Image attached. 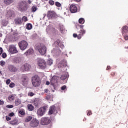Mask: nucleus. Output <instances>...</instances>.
<instances>
[{
	"label": "nucleus",
	"instance_id": "1",
	"mask_svg": "<svg viewBox=\"0 0 128 128\" xmlns=\"http://www.w3.org/2000/svg\"><path fill=\"white\" fill-rule=\"evenodd\" d=\"M32 84L35 88L38 86L40 84V78L38 75H36L32 78Z\"/></svg>",
	"mask_w": 128,
	"mask_h": 128
},
{
	"label": "nucleus",
	"instance_id": "2",
	"mask_svg": "<svg viewBox=\"0 0 128 128\" xmlns=\"http://www.w3.org/2000/svg\"><path fill=\"white\" fill-rule=\"evenodd\" d=\"M18 46L21 50H24L28 48V44L26 41L23 40L18 43Z\"/></svg>",
	"mask_w": 128,
	"mask_h": 128
},
{
	"label": "nucleus",
	"instance_id": "3",
	"mask_svg": "<svg viewBox=\"0 0 128 128\" xmlns=\"http://www.w3.org/2000/svg\"><path fill=\"white\" fill-rule=\"evenodd\" d=\"M8 51L10 54H18V49H16V45L11 44L9 46V48Z\"/></svg>",
	"mask_w": 128,
	"mask_h": 128
},
{
	"label": "nucleus",
	"instance_id": "4",
	"mask_svg": "<svg viewBox=\"0 0 128 128\" xmlns=\"http://www.w3.org/2000/svg\"><path fill=\"white\" fill-rule=\"evenodd\" d=\"M38 50L40 54H45L46 53V47L42 44H40Z\"/></svg>",
	"mask_w": 128,
	"mask_h": 128
},
{
	"label": "nucleus",
	"instance_id": "5",
	"mask_svg": "<svg viewBox=\"0 0 128 128\" xmlns=\"http://www.w3.org/2000/svg\"><path fill=\"white\" fill-rule=\"evenodd\" d=\"M38 66L42 70H44V68H46V61H44V59H41V58L38 59Z\"/></svg>",
	"mask_w": 128,
	"mask_h": 128
},
{
	"label": "nucleus",
	"instance_id": "6",
	"mask_svg": "<svg viewBox=\"0 0 128 128\" xmlns=\"http://www.w3.org/2000/svg\"><path fill=\"white\" fill-rule=\"evenodd\" d=\"M50 123V118L48 117L42 118L41 119L40 124L42 126H48Z\"/></svg>",
	"mask_w": 128,
	"mask_h": 128
},
{
	"label": "nucleus",
	"instance_id": "7",
	"mask_svg": "<svg viewBox=\"0 0 128 128\" xmlns=\"http://www.w3.org/2000/svg\"><path fill=\"white\" fill-rule=\"evenodd\" d=\"M38 120L34 118L30 122V126L31 128H36L38 126Z\"/></svg>",
	"mask_w": 128,
	"mask_h": 128
},
{
	"label": "nucleus",
	"instance_id": "8",
	"mask_svg": "<svg viewBox=\"0 0 128 128\" xmlns=\"http://www.w3.org/2000/svg\"><path fill=\"white\" fill-rule=\"evenodd\" d=\"M18 6L21 12H24V10H26V2H20Z\"/></svg>",
	"mask_w": 128,
	"mask_h": 128
},
{
	"label": "nucleus",
	"instance_id": "9",
	"mask_svg": "<svg viewBox=\"0 0 128 128\" xmlns=\"http://www.w3.org/2000/svg\"><path fill=\"white\" fill-rule=\"evenodd\" d=\"M46 106H44L39 108L37 111V114L38 116H44V113L46 112Z\"/></svg>",
	"mask_w": 128,
	"mask_h": 128
},
{
	"label": "nucleus",
	"instance_id": "10",
	"mask_svg": "<svg viewBox=\"0 0 128 128\" xmlns=\"http://www.w3.org/2000/svg\"><path fill=\"white\" fill-rule=\"evenodd\" d=\"M31 66L30 64H26L24 66H22L20 68V70L22 72H24L25 70L28 71L29 70H30Z\"/></svg>",
	"mask_w": 128,
	"mask_h": 128
},
{
	"label": "nucleus",
	"instance_id": "11",
	"mask_svg": "<svg viewBox=\"0 0 128 128\" xmlns=\"http://www.w3.org/2000/svg\"><path fill=\"white\" fill-rule=\"evenodd\" d=\"M51 52L53 56H58L62 52L60 51V49H53Z\"/></svg>",
	"mask_w": 128,
	"mask_h": 128
},
{
	"label": "nucleus",
	"instance_id": "12",
	"mask_svg": "<svg viewBox=\"0 0 128 128\" xmlns=\"http://www.w3.org/2000/svg\"><path fill=\"white\" fill-rule=\"evenodd\" d=\"M8 70L10 72H18V68L12 65H9Z\"/></svg>",
	"mask_w": 128,
	"mask_h": 128
},
{
	"label": "nucleus",
	"instance_id": "13",
	"mask_svg": "<svg viewBox=\"0 0 128 128\" xmlns=\"http://www.w3.org/2000/svg\"><path fill=\"white\" fill-rule=\"evenodd\" d=\"M70 11L72 14H74V12H78V8L76 5L72 4L70 6Z\"/></svg>",
	"mask_w": 128,
	"mask_h": 128
},
{
	"label": "nucleus",
	"instance_id": "14",
	"mask_svg": "<svg viewBox=\"0 0 128 128\" xmlns=\"http://www.w3.org/2000/svg\"><path fill=\"white\" fill-rule=\"evenodd\" d=\"M58 82V76H53L50 80V84L52 86H54L55 84Z\"/></svg>",
	"mask_w": 128,
	"mask_h": 128
},
{
	"label": "nucleus",
	"instance_id": "15",
	"mask_svg": "<svg viewBox=\"0 0 128 128\" xmlns=\"http://www.w3.org/2000/svg\"><path fill=\"white\" fill-rule=\"evenodd\" d=\"M28 82V78L24 75L22 77V82L23 83V86H24V84H26Z\"/></svg>",
	"mask_w": 128,
	"mask_h": 128
},
{
	"label": "nucleus",
	"instance_id": "16",
	"mask_svg": "<svg viewBox=\"0 0 128 128\" xmlns=\"http://www.w3.org/2000/svg\"><path fill=\"white\" fill-rule=\"evenodd\" d=\"M14 21L16 24L20 25L22 24V18H16Z\"/></svg>",
	"mask_w": 128,
	"mask_h": 128
},
{
	"label": "nucleus",
	"instance_id": "17",
	"mask_svg": "<svg viewBox=\"0 0 128 128\" xmlns=\"http://www.w3.org/2000/svg\"><path fill=\"white\" fill-rule=\"evenodd\" d=\"M47 16L48 18H54V16H56V12L54 11H48L47 14Z\"/></svg>",
	"mask_w": 128,
	"mask_h": 128
},
{
	"label": "nucleus",
	"instance_id": "18",
	"mask_svg": "<svg viewBox=\"0 0 128 128\" xmlns=\"http://www.w3.org/2000/svg\"><path fill=\"white\" fill-rule=\"evenodd\" d=\"M13 14H14V11L12 10H7V14H6V16L8 18H11V16H12Z\"/></svg>",
	"mask_w": 128,
	"mask_h": 128
},
{
	"label": "nucleus",
	"instance_id": "19",
	"mask_svg": "<svg viewBox=\"0 0 128 128\" xmlns=\"http://www.w3.org/2000/svg\"><path fill=\"white\" fill-rule=\"evenodd\" d=\"M22 60V58L20 57H15L13 58V62L16 64H20Z\"/></svg>",
	"mask_w": 128,
	"mask_h": 128
},
{
	"label": "nucleus",
	"instance_id": "20",
	"mask_svg": "<svg viewBox=\"0 0 128 128\" xmlns=\"http://www.w3.org/2000/svg\"><path fill=\"white\" fill-rule=\"evenodd\" d=\"M56 112V106H52L50 107L49 110V114H52L54 112Z\"/></svg>",
	"mask_w": 128,
	"mask_h": 128
},
{
	"label": "nucleus",
	"instance_id": "21",
	"mask_svg": "<svg viewBox=\"0 0 128 128\" xmlns=\"http://www.w3.org/2000/svg\"><path fill=\"white\" fill-rule=\"evenodd\" d=\"M32 52H34V50H32V49H30L24 53V54L26 56H28L32 54Z\"/></svg>",
	"mask_w": 128,
	"mask_h": 128
},
{
	"label": "nucleus",
	"instance_id": "22",
	"mask_svg": "<svg viewBox=\"0 0 128 128\" xmlns=\"http://www.w3.org/2000/svg\"><path fill=\"white\" fill-rule=\"evenodd\" d=\"M4 2L5 4L8 6V4H10L14 2V0H4Z\"/></svg>",
	"mask_w": 128,
	"mask_h": 128
},
{
	"label": "nucleus",
	"instance_id": "23",
	"mask_svg": "<svg viewBox=\"0 0 128 128\" xmlns=\"http://www.w3.org/2000/svg\"><path fill=\"white\" fill-rule=\"evenodd\" d=\"M128 32V27L127 26H124L122 28V34H127Z\"/></svg>",
	"mask_w": 128,
	"mask_h": 128
},
{
	"label": "nucleus",
	"instance_id": "24",
	"mask_svg": "<svg viewBox=\"0 0 128 128\" xmlns=\"http://www.w3.org/2000/svg\"><path fill=\"white\" fill-rule=\"evenodd\" d=\"M32 120V116H28L24 119V122H30Z\"/></svg>",
	"mask_w": 128,
	"mask_h": 128
},
{
	"label": "nucleus",
	"instance_id": "25",
	"mask_svg": "<svg viewBox=\"0 0 128 128\" xmlns=\"http://www.w3.org/2000/svg\"><path fill=\"white\" fill-rule=\"evenodd\" d=\"M28 110L30 111L34 110V106H32V104H28Z\"/></svg>",
	"mask_w": 128,
	"mask_h": 128
},
{
	"label": "nucleus",
	"instance_id": "26",
	"mask_svg": "<svg viewBox=\"0 0 128 128\" xmlns=\"http://www.w3.org/2000/svg\"><path fill=\"white\" fill-rule=\"evenodd\" d=\"M22 104V100L20 99H17L15 100V105L16 106H20Z\"/></svg>",
	"mask_w": 128,
	"mask_h": 128
},
{
	"label": "nucleus",
	"instance_id": "27",
	"mask_svg": "<svg viewBox=\"0 0 128 128\" xmlns=\"http://www.w3.org/2000/svg\"><path fill=\"white\" fill-rule=\"evenodd\" d=\"M10 123L11 124L14 125L18 124V122L17 120H13L10 121Z\"/></svg>",
	"mask_w": 128,
	"mask_h": 128
},
{
	"label": "nucleus",
	"instance_id": "28",
	"mask_svg": "<svg viewBox=\"0 0 128 128\" xmlns=\"http://www.w3.org/2000/svg\"><path fill=\"white\" fill-rule=\"evenodd\" d=\"M26 28L28 30H32V25L30 24H28L26 25Z\"/></svg>",
	"mask_w": 128,
	"mask_h": 128
},
{
	"label": "nucleus",
	"instance_id": "29",
	"mask_svg": "<svg viewBox=\"0 0 128 128\" xmlns=\"http://www.w3.org/2000/svg\"><path fill=\"white\" fill-rule=\"evenodd\" d=\"M40 104V102H38V100H34L33 102V104L35 106H38V104Z\"/></svg>",
	"mask_w": 128,
	"mask_h": 128
},
{
	"label": "nucleus",
	"instance_id": "30",
	"mask_svg": "<svg viewBox=\"0 0 128 128\" xmlns=\"http://www.w3.org/2000/svg\"><path fill=\"white\" fill-rule=\"evenodd\" d=\"M8 22L6 20H2V24L4 26H8Z\"/></svg>",
	"mask_w": 128,
	"mask_h": 128
},
{
	"label": "nucleus",
	"instance_id": "31",
	"mask_svg": "<svg viewBox=\"0 0 128 128\" xmlns=\"http://www.w3.org/2000/svg\"><path fill=\"white\" fill-rule=\"evenodd\" d=\"M61 64L62 66H66V60H62L61 61Z\"/></svg>",
	"mask_w": 128,
	"mask_h": 128
},
{
	"label": "nucleus",
	"instance_id": "32",
	"mask_svg": "<svg viewBox=\"0 0 128 128\" xmlns=\"http://www.w3.org/2000/svg\"><path fill=\"white\" fill-rule=\"evenodd\" d=\"M79 24H84V19L83 18H80L78 20Z\"/></svg>",
	"mask_w": 128,
	"mask_h": 128
},
{
	"label": "nucleus",
	"instance_id": "33",
	"mask_svg": "<svg viewBox=\"0 0 128 128\" xmlns=\"http://www.w3.org/2000/svg\"><path fill=\"white\" fill-rule=\"evenodd\" d=\"M66 78H68V76H66V75H62V76L60 77V80H66Z\"/></svg>",
	"mask_w": 128,
	"mask_h": 128
},
{
	"label": "nucleus",
	"instance_id": "34",
	"mask_svg": "<svg viewBox=\"0 0 128 128\" xmlns=\"http://www.w3.org/2000/svg\"><path fill=\"white\" fill-rule=\"evenodd\" d=\"M47 64L48 66H52V60L50 59L47 61Z\"/></svg>",
	"mask_w": 128,
	"mask_h": 128
},
{
	"label": "nucleus",
	"instance_id": "35",
	"mask_svg": "<svg viewBox=\"0 0 128 128\" xmlns=\"http://www.w3.org/2000/svg\"><path fill=\"white\" fill-rule=\"evenodd\" d=\"M22 22H28V17L24 16L22 18Z\"/></svg>",
	"mask_w": 128,
	"mask_h": 128
},
{
	"label": "nucleus",
	"instance_id": "36",
	"mask_svg": "<svg viewBox=\"0 0 128 128\" xmlns=\"http://www.w3.org/2000/svg\"><path fill=\"white\" fill-rule=\"evenodd\" d=\"M55 4L56 6H58V8H60V6H62V4H60V3L58 2H56Z\"/></svg>",
	"mask_w": 128,
	"mask_h": 128
},
{
	"label": "nucleus",
	"instance_id": "37",
	"mask_svg": "<svg viewBox=\"0 0 128 128\" xmlns=\"http://www.w3.org/2000/svg\"><path fill=\"white\" fill-rule=\"evenodd\" d=\"M4 64H6V62L4 61V60H1L0 62V65L2 66H4Z\"/></svg>",
	"mask_w": 128,
	"mask_h": 128
},
{
	"label": "nucleus",
	"instance_id": "38",
	"mask_svg": "<svg viewBox=\"0 0 128 128\" xmlns=\"http://www.w3.org/2000/svg\"><path fill=\"white\" fill-rule=\"evenodd\" d=\"M19 114H21L22 116H24V110H20L19 111Z\"/></svg>",
	"mask_w": 128,
	"mask_h": 128
},
{
	"label": "nucleus",
	"instance_id": "39",
	"mask_svg": "<svg viewBox=\"0 0 128 128\" xmlns=\"http://www.w3.org/2000/svg\"><path fill=\"white\" fill-rule=\"evenodd\" d=\"M49 4L50 6H54V2L52 0H49Z\"/></svg>",
	"mask_w": 128,
	"mask_h": 128
},
{
	"label": "nucleus",
	"instance_id": "40",
	"mask_svg": "<svg viewBox=\"0 0 128 128\" xmlns=\"http://www.w3.org/2000/svg\"><path fill=\"white\" fill-rule=\"evenodd\" d=\"M14 86H15L14 83L11 82L9 85V86L10 88H14Z\"/></svg>",
	"mask_w": 128,
	"mask_h": 128
},
{
	"label": "nucleus",
	"instance_id": "41",
	"mask_svg": "<svg viewBox=\"0 0 128 128\" xmlns=\"http://www.w3.org/2000/svg\"><path fill=\"white\" fill-rule=\"evenodd\" d=\"M6 108H14V105H7Z\"/></svg>",
	"mask_w": 128,
	"mask_h": 128
},
{
	"label": "nucleus",
	"instance_id": "42",
	"mask_svg": "<svg viewBox=\"0 0 128 128\" xmlns=\"http://www.w3.org/2000/svg\"><path fill=\"white\" fill-rule=\"evenodd\" d=\"M32 12H36V7L33 6L32 7Z\"/></svg>",
	"mask_w": 128,
	"mask_h": 128
},
{
	"label": "nucleus",
	"instance_id": "43",
	"mask_svg": "<svg viewBox=\"0 0 128 128\" xmlns=\"http://www.w3.org/2000/svg\"><path fill=\"white\" fill-rule=\"evenodd\" d=\"M14 96H10L8 97L9 100H14Z\"/></svg>",
	"mask_w": 128,
	"mask_h": 128
},
{
	"label": "nucleus",
	"instance_id": "44",
	"mask_svg": "<svg viewBox=\"0 0 128 128\" xmlns=\"http://www.w3.org/2000/svg\"><path fill=\"white\" fill-rule=\"evenodd\" d=\"M55 44H58V46H60V40H57Z\"/></svg>",
	"mask_w": 128,
	"mask_h": 128
},
{
	"label": "nucleus",
	"instance_id": "45",
	"mask_svg": "<svg viewBox=\"0 0 128 128\" xmlns=\"http://www.w3.org/2000/svg\"><path fill=\"white\" fill-rule=\"evenodd\" d=\"M80 34H86V30H80Z\"/></svg>",
	"mask_w": 128,
	"mask_h": 128
},
{
	"label": "nucleus",
	"instance_id": "46",
	"mask_svg": "<svg viewBox=\"0 0 128 128\" xmlns=\"http://www.w3.org/2000/svg\"><path fill=\"white\" fill-rule=\"evenodd\" d=\"M10 84V80L8 79L6 80V84Z\"/></svg>",
	"mask_w": 128,
	"mask_h": 128
},
{
	"label": "nucleus",
	"instance_id": "47",
	"mask_svg": "<svg viewBox=\"0 0 128 128\" xmlns=\"http://www.w3.org/2000/svg\"><path fill=\"white\" fill-rule=\"evenodd\" d=\"M34 94L32 92H30L28 94V96H33Z\"/></svg>",
	"mask_w": 128,
	"mask_h": 128
},
{
	"label": "nucleus",
	"instance_id": "48",
	"mask_svg": "<svg viewBox=\"0 0 128 128\" xmlns=\"http://www.w3.org/2000/svg\"><path fill=\"white\" fill-rule=\"evenodd\" d=\"M2 58H6V54L4 52L2 53Z\"/></svg>",
	"mask_w": 128,
	"mask_h": 128
},
{
	"label": "nucleus",
	"instance_id": "49",
	"mask_svg": "<svg viewBox=\"0 0 128 128\" xmlns=\"http://www.w3.org/2000/svg\"><path fill=\"white\" fill-rule=\"evenodd\" d=\"M65 88H66V86H63L62 88H61V90H64Z\"/></svg>",
	"mask_w": 128,
	"mask_h": 128
},
{
	"label": "nucleus",
	"instance_id": "50",
	"mask_svg": "<svg viewBox=\"0 0 128 128\" xmlns=\"http://www.w3.org/2000/svg\"><path fill=\"white\" fill-rule=\"evenodd\" d=\"M14 116V112H12L9 114V116Z\"/></svg>",
	"mask_w": 128,
	"mask_h": 128
},
{
	"label": "nucleus",
	"instance_id": "51",
	"mask_svg": "<svg viewBox=\"0 0 128 128\" xmlns=\"http://www.w3.org/2000/svg\"><path fill=\"white\" fill-rule=\"evenodd\" d=\"M60 46V48H64V46L63 44H61V43H60V46Z\"/></svg>",
	"mask_w": 128,
	"mask_h": 128
},
{
	"label": "nucleus",
	"instance_id": "52",
	"mask_svg": "<svg viewBox=\"0 0 128 128\" xmlns=\"http://www.w3.org/2000/svg\"><path fill=\"white\" fill-rule=\"evenodd\" d=\"M6 120H10V117H8V116H6Z\"/></svg>",
	"mask_w": 128,
	"mask_h": 128
},
{
	"label": "nucleus",
	"instance_id": "53",
	"mask_svg": "<svg viewBox=\"0 0 128 128\" xmlns=\"http://www.w3.org/2000/svg\"><path fill=\"white\" fill-rule=\"evenodd\" d=\"M77 37L78 40H80V38H82V35L79 34Z\"/></svg>",
	"mask_w": 128,
	"mask_h": 128
},
{
	"label": "nucleus",
	"instance_id": "54",
	"mask_svg": "<svg viewBox=\"0 0 128 128\" xmlns=\"http://www.w3.org/2000/svg\"><path fill=\"white\" fill-rule=\"evenodd\" d=\"M2 54V48H0V56Z\"/></svg>",
	"mask_w": 128,
	"mask_h": 128
},
{
	"label": "nucleus",
	"instance_id": "55",
	"mask_svg": "<svg viewBox=\"0 0 128 128\" xmlns=\"http://www.w3.org/2000/svg\"><path fill=\"white\" fill-rule=\"evenodd\" d=\"M44 92H46V94H48V89H45V90H44Z\"/></svg>",
	"mask_w": 128,
	"mask_h": 128
},
{
	"label": "nucleus",
	"instance_id": "56",
	"mask_svg": "<svg viewBox=\"0 0 128 128\" xmlns=\"http://www.w3.org/2000/svg\"><path fill=\"white\" fill-rule=\"evenodd\" d=\"M124 39L126 40H128V36H124Z\"/></svg>",
	"mask_w": 128,
	"mask_h": 128
},
{
	"label": "nucleus",
	"instance_id": "57",
	"mask_svg": "<svg viewBox=\"0 0 128 128\" xmlns=\"http://www.w3.org/2000/svg\"><path fill=\"white\" fill-rule=\"evenodd\" d=\"M0 104H4V101L0 100Z\"/></svg>",
	"mask_w": 128,
	"mask_h": 128
},
{
	"label": "nucleus",
	"instance_id": "58",
	"mask_svg": "<svg viewBox=\"0 0 128 128\" xmlns=\"http://www.w3.org/2000/svg\"><path fill=\"white\" fill-rule=\"evenodd\" d=\"M73 36L74 37V38H76V36H78V35L76 34H73Z\"/></svg>",
	"mask_w": 128,
	"mask_h": 128
},
{
	"label": "nucleus",
	"instance_id": "59",
	"mask_svg": "<svg viewBox=\"0 0 128 128\" xmlns=\"http://www.w3.org/2000/svg\"><path fill=\"white\" fill-rule=\"evenodd\" d=\"M46 86H48L50 84V82L47 81L46 82Z\"/></svg>",
	"mask_w": 128,
	"mask_h": 128
},
{
	"label": "nucleus",
	"instance_id": "60",
	"mask_svg": "<svg viewBox=\"0 0 128 128\" xmlns=\"http://www.w3.org/2000/svg\"><path fill=\"white\" fill-rule=\"evenodd\" d=\"M28 3L30 4H32V0H28Z\"/></svg>",
	"mask_w": 128,
	"mask_h": 128
},
{
	"label": "nucleus",
	"instance_id": "61",
	"mask_svg": "<svg viewBox=\"0 0 128 128\" xmlns=\"http://www.w3.org/2000/svg\"><path fill=\"white\" fill-rule=\"evenodd\" d=\"M91 114H92V113H91L90 112H88L87 114H88V116H90Z\"/></svg>",
	"mask_w": 128,
	"mask_h": 128
},
{
	"label": "nucleus",
	"instance_id": "62",
	"mask_svg": "<svg viewBox=\"0 0 128 128\" xmlns=\"http://www.w3.org/2000/svg\"><path fill=\"white\" fill-rule=\"evenodd\" d=\"M80 28H82V30H83L84 29V26L80 25Z\"/></svg>",
	"mask_w": 128,
	"mask_h": 128
},
{
	"label": "nucleus",
	"instance_id": "63",
	"mask_svg": "<svg viewBox=\"0 0 128 128\" xmlns=\"http://www.w3.org/2000/svg\"><path fill=\"white\" fill-rule=\"evenodd\" d=\"M75 2H80V0H74Z\"/></svg>",
	"mask_w": 128,
	"mask_h": 128
},
{
	"label": "nucleus",
	"instance_id": "64",
	"mask_svg": "<svg viewBox=\"0 0 128 128\" xmlns=\"http://www.w3.org/2000/svg\"><path fill=\"white\" fill-rule=\"evenodd\" d=\"M110 67L108 66L107 67V70H110Z\"/></svg>",
	"mask_w": 128,
	"mask_h": 128
}]
</instances>
